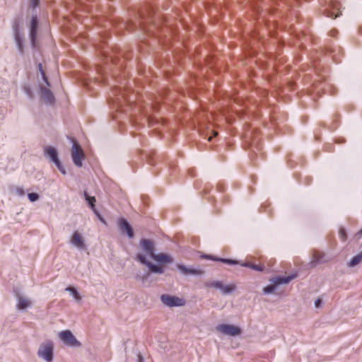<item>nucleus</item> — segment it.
Returning a JSON list of instances; mask_svg holds the SVG:
<instances>
[{
	"instance_id": "obj_1",
	"label": "nucleus",
	"mask_w": 362,
	"mask_h": 362,
	"mask_svg": "<svg viewBox=\"0 0 362 362\" xmlns=\"http://www.w3.org/2000/svg\"><path fill=\"white\" fill-rule=\"evenodd\" d=\"M140 252L135 257V259L141 264L145 265L151 272L162 274L164 273L163 267L156 265L150 262L147 257H149L158 264H166L173 262V257L165 253L156 254L155 243L149 239L143 238L139 243Z\"/></svg>"
},
{
	"instance_id": "obj_2",
	"label": "nucleus",
	"mask_w": 362,
	"mask_h": 362,
	"mask_svg": "<svg viewBox=\"0 0 362 362\" xmlns=\"http://www.w3.org/2000/svg\"><path fill=\"white\" fill-rule=\"evenodd\" d=\"M53 344L50 341L41 344L37 351V356L46 362H52L53 361Z\"/></svg>"
},
{
	"instance_id": "obj_3",
	"label": "nucleus",
	"mask_w": 362,
	"mask_h": 362,
	"mask_svg": "<svg viewBox=\"0 0 362 362\" xmlns=\"http://www.w3.org/2000/svg\"><path fill=\"white\" fill-rule=\"evenodd\" d=\"M295 275H291L288 276H277L272 279L270 280L272 284L264 288V293H272L276 289L277 286L289 283L292 279L295 278Z\"/></svg>"
},
{
	"instance_id": "obj_4",
	"label": "nucleus",
	"mask_w": 362,
	"mask_h": 362,
	"mask_svg": "<svg viewBox=\"0 0 362 362\" xmlns=\"http://www.w3.org/2000/svg\"><path fill=\"white\" fill-rule=\"evenodd\" d=\"M14 296L16 299V308L19 310H24L30 308L33 305L32 300L26 296L24 293L21 292L19 289L15 288L13 290Z\"/></svg>"
},
{
	"instance_id": "obj_5",
	"label": "nucleus",
	"mask_w": 362,
	"mask_h": 362,
	"mask_svg": "<svg viewBox=\"0 0 362 362\" xmlns=\"http://www.w3.org/2000/svg\"><path fill=\"white\" fill-rule=\"evenodd\" d=\"M72 141L71 158L74 165L77 167H81L82 160L84 159L85 155L81 146L73 139H70Z\"/></svg>"
},
{
	"instance_id": "obj_6",
	"label": "nucleus",
	"mask_w": 362,
	"mask_h": 362,
	"mask_svg": "<svg viewBox=\"0 0 362 362\" xmlns=\"http://www.w3.org/2000/svg\"><path fill=\"white\" fill-rule=\"evenodd\" d=\"M58 335L63 343L68 346L79 347L81 346V343L76 339L72 332L69 330L60 332Z\"/></svg>"
},
{
	"instance_id": "obj_7",
	"label": "nucleus",
	"mask_w": 362,
	"mask_h": 362,
	"mask_svg": "<svg viewBox=\"0 0 362 362\" xmlns=\"http://www.w3.org/2000/svg\"><path fill=\"white\" fill-rule=\"evenodd\" d=\"M160 300L165 305L170 308L180 307L185 305V300L183 298L168 294H163L160 296Z\"/></svg>"
},
{
	"instance_id": "obj_8",
	"label": "nucleus",
	"mask_w": 362,
	"mask_h": 362,
	"mask_svg": "<svg viewBox=\"0 0 362 362\" xmlns=\"http://www.w3.org/2000/svg\"><path fill=\"white\" fill-rule=\"evenodd\" d=\"M216 330L223 334L235 337L241 334V329L233 325L221 324L216 327Z\"/></svg>"
},
{
	"instance_id": "obj_9",
	"label": "nucleus",
	"mask_w": 362,
	"mask_h": 362,
	"mask_svg": "<svg viewBox=\"0 0 362 362\" xmlns=\"http://www.w3.org/2000/svg\"><path fill=\"white\" fill-rule=\"evenodd\" d=\"M210 286L219 290L221 291V293L225 296L233 293L236 288V286L234 284H230L225 285L221 281H212L210 284Z\"/></svg>"
},
{
	"instance_id": "obj_10",
	"label": "nucleus",
	"mask_w": 362,
	"mask_h": 362,
	"mask_svg": "<svg viewBox=\"0 0 362 362\" xmlns=\"http://www.w3.org/2000/svg\"><path fill=\"white\" fill-rule=\"evenodd\" d=\"M39 86L40 95L44 101L47 104H52L54 101V96L52 92L49 90V86H47L44 82H40Z\"/></svg>"
},
{
	"instance_id": "obj_11",
	"label": "nucleus",
	"mask_w": 362,
	"mask_h": 362,
	"mask_svg": "<svg viewBox=\"0 0 362 362\" xmlns=\"http://www.w3.org/2000/svg\"><path fill=\"white\" fill-rule=\"evenodd\" d=\"M70 243L80 251L86 250L84 238L78 231H75L72 234Z\"/></svg>"
},
{
	"instance_id": "obj_12",
	"label": "nucleus",
	"mask_w": 362,
	"mask_h": 362,
	"mask_svg": "<svg viewBox=\"0 0 362 362\" xmlns=\"http://www.w3.org/2000/svg\"><path fill=\"white\" fill-rule=\"evenodd\" d=\"M118 225L122 233H126L129 238H132L134 237L133 229L126 219L123 218H120L119 220Z\"/></svg>"
},
{
	"instance_id": "obj_13",
	"label": "nucleus",
	"mask_w": 362,
	"mask_h": 362,
	"mask_svg": "<svg viewBox=\"0 0 362 362\" xmlns=\"http://www.w3.org/2000/svg\"><path fill=\"white\" fill-rule=\"evenodd\" d=\"M38 25V21L36 16H33L31 19L30 23V39L32 44V46L34 47L35 46V38L37 35V30Z\"/></svg>"
},
{
	"instance_id": "obj_14",
	"label": "nucleus",
	"mask_w": 362,
	"mask_h": 362,
	"mask_svg": "<svg viewBox=\"0 0 362 362\" xmlns=\"http://www.w3.org/2000/svg\"><path fill=\"white\" fill-rule=\"evenodd\" d=\"M177 269L185 276L194 275L198 276L202 274V271L197 269L187 267L183 264H177Z\"/></svg>"
},
{
	"instance_id": "obj_15",
	"label": "nucleus",
	"mask_w": 362,
	"mask_h": 362,
	"mask_svg": "<svg viewBox=\"0 0 362 362\" xmlns=\"http://www.w3.org/2000/svg\"><path fill=\"white\" fill-rule=\"evenodd\" d=\"M339 9V4L337 1H332L329 5V8H326L325 11L327 13V16L335 18L339 16V13L334 14V11H338Z\"/></svg>"
},
{
	"instance_id": "obj_16",
	"label": "nucleus",
	"mask_w": 362,
	"mask_h": 362,
	"mask_svg": "<svg viewBox=\"0 0 362 362\" xmlns=\"http://www.w3.org/2000/svg\"><path fill=\"white\" fill-rule=\"evenodd\" d=\"M45 154L46 156L49 157V159L56 165L59 163L60 160L58 158V153L57 150L52 146H46L45 148Z\"/></svg>"
},
{
	"instance_id": "obj_17",
	"label": "nucleus",
	"mask_w": 362,
	"mask_h": 362,
	"mask_svg": "<svg viewBox=\"0 0 362 362\" xmlns=\"http://www.w3.org/2000/svg\"><path fill=\"white\" fill-rule=\"evenodd\" d=\"M203 258L214 260V261H219L223 263L228 264H240L241 263L237 260H233L230 259H226V258H218L211 255H203Z\"/></svg>"
},
{
	"instance_id": "obj_18",
	"label": "nucleus",
	"mask_w": 362,
	"mask_h": 362,
	"mask_svg": "<svg viewBox=\"0 0 362 362\" xmlns=\"http://www.w3.org/2000/svg\"><path fill=\"white\" fill-rule=\"evenodd\" d=\"M14 38L17 49L21 54L23 53V38L17 28H14Z\"/></svg>"
},
{
	"instance_id": "obj_19",
	"label": "nucleus",
	"mask_w": 362,
	"mask_h": 362,
	"mask_svg": "<svg viewBox=\"0 0 362 362\" xmlns=\"http://www.w3.org/2000/svg\"><path fill=\"white\" fill-rule=\"evenodd\" d=\"M83 194H84L85 199L88 202L89 206L92 209L93 212L95 214L98 215L99 214L98 213L97 210L95 208V203L96 202L95 198L94 197L89 196L86 192H84Z\"/></svg>"
},
{
	"instance_id": "obj_20",
	"label": "nucleus",
	"mask_w": 362,
	"mask_h": 362,
	"mask_svg": "<svg viewBox=\"0 0 362 362\" xmlns=\"http://www.w3.org/2000/svg\"><path fill=\"white\" fill-rule=\"evenodd\" d=\"M22 88L29 99L33 100L34 98V93L30 84L27 83H23L22 85Z\"/></svg>"
},
{
	"instance_id": "obj_21",
	"label": "nucleus",
	"mask_w": 362,
	"mask_h": 362,
	"mask_svg": "<svg viewBox=\"0 0 362 362\" xmlns=\"http://www.w3.org/2000/svg\"><path fill=\"white\" fill-rule=\"evenodd\" d=\"M242 267L251 268L253 270L258 271V272H263L264 269V267L263 265H257L251 264L250 262H243L240 264Z\"/></svg>"
},
{
	"instance_id": "obj_22",
	"label": "nucleus",
	"mask_w": 362,
	"mask_h": 362,
	"mask_svg": "<svg viewBox=\"0 0 362 362\" xmlns=\"http://www.w3.org/2000/svg\"><path fill=\"white\" fill-rule=\"evenodd\" d=\"M362 262V251L358 255H355L350 260L349 265V267H354Z\"/></svg>"
},
{
	"instance_id": "obj_23",
	"label": "nucleus",
	"mask_w": 362,
	"mask_h": 362,
	"mask_svg": "<svg viewBox=\"0 0 362 362\" xmlns=\"http://www.w3.org/2000/svg\"><path fill=\"white\" fill-rule=\"evenodd\" d=\"M66 291L69 292L70 294L74 298V299L77 301H79L81 298L79 293L74 287L68 286L65 289Z\"/></svg>"
},
{
	"instance_id": "obj_24",
	"label": "nucleus",
	"mask_w": 362,
	"mask_h": 362,
	"mask_svg": "<svg viewBox=\"0 0 362 362\" xmlns=\"http://www.w3.org/2000/svg\"><path fill=\"white\" fill-rule=\"evenodd\" d=\"M38 69H39V71L40 72V74H41V77H42V79L43 80L44 83L47 86H50V84L46 77V75H45V73L42 69V64H38Z\"/></svg>"
},
{
	"instance_id": "obj_25",
	"label": "nucleus",
	"mask_w": 362,
	"mask_h": 362,
	"mask_svg": "<svg viewBox=\"0 0 362 362\" xmlns=\"http://www.w3.org/2000/svg\"><path fill=\"white\" fill-rule=\"evenodd\" d=\"M28 199L30 202H34L39 199V195L37 193L32 192L28 194Z\"/></svg>"
},
{
	"instance_id": "obj_26",
	"label": "nucleus",
	"mask_w": 362,
	"mask_h": 362,
	"mask_svg": "<svg viewBox=\"0 0 362 362\" xmlns=\"http://www.w3.org/2000/svg\"><path fill=\"white\" fill-rule=\"evenodd\" d=\"M320 257L317 254H315L313 256V259L312 260L311 263L313 264V266H315L317 263L320 262Z\"/></svg>"
},
{
	"instance_id": "obj_27",
	"label": "nucleus",
	"mask_w": 362,
	"mask_h": 362,
	"mask_svg": "<svg viewBox=\"0 0 362 362\" xmlns=\"http://www.w3.org/2000/svg\"><path fill=\"white\" fill-rule=\"evenodd\" d=\"M56 166L57 167V168L59 170V171H60L62 174L65 175V174L66 173V170H65L64 168L62 166V165L61 162H59V163H57V164H56Z\"/></svg>"
},
{
	"instance_id": "obj_28",
	"label": "nucleus",
	"mask_w": 362,
	"mask_h": 362,
	"mask_svg": "<svg viewBox=\"0 0 362 362\" xmlns=\"http://www.w3.org/2000/svg\"><path fill=\"white\" fill-rule=\"evenodd\" d=\"M322 304V300L318 298L315 301V308H320Z\"/></svg>"
},
{
	"instance_id": "obj_29",
	"label": "nucleus",
	"mask_w": 362,
	"mask_h": 362,
	"mask_svg": "<svg viewBox=\"0 0 362 362\" xmlns=\"http://www.w3.org/2000/svg\"><path fill=\"white\" fill-rule=\"evenodd\" d=\"M31 4H32L33 7H35V6H37L38 5L39 0H31Z\"/></svg>"
},
{
	"instance_id": "obj_30",
	"label": "nucleus",
	"mask_w": 362,
	"mask_h": 362,
	"mask_svg": "<svg viewBox=\"0 0 362 362\" xmlns=\"http://www.w3.org/2000/svg\"><path fill=\"white\" fill-rule=\"evenodd\" d=\"M340 235H341V238L345 239L346 235H345V233H344V230H340Z\"/></svg>"
},
{
	"instance_id": "obj_31",
	"label": "nucleus",
	"mask_w": 362,
	"mask_h": 362,
	"mask_svg": "<svg viewBox=\"0 0 362 362\" xmlns=\"http://www.w3.org/2000/svg\"><path fill=\"white\" fill-rule=\"evenodd\" d=\"M98 217H99V219H100L103 223H105V221H104V219H103L102 217H100L99 215H98Z\"/></svg>"
},
{
	"instance_id": "obj_32",
	"label": "nucleus",
	"mask_w": 362,
	"mask_h": 362,
	"mask_svg": "<svg viewBox=\"0 0 362 362\" xmlns=\"http://www.w3.org/2000/svg\"><path fill=\"white\" fill-rule=\"evenodd\" d=\"M138 357H139V362H141V360H142V357L141 355H138Z\"/></svg>"
},
{
	"instance_id": "obj_33",
	"label": "nucleus",
	"mask_w": 362,
	"mask_h": 362,
	"mask_svg": "<svg viewBox=\"0 0 362 362\" xmlns=\"http://www.w3.org/2000/svg\"><path fill=\"white\" fill-rule=\"evenodd\" d=\"M362 233V229L358 232V234H361Z\"/></svg>"
},
{
	"instance_id": "obj_34",
	"label": "nucleus",
	"mask_w": 362,
	"mask_h": 362,
	"mask_svg": "<svg viewBox=\"0 0 362 362\" xmlns=\"http://www.w3.org/2000/svg\"><path fill=\"white\" fill-rule=\"evenodd\" d=\"M209 141H211V137L210 136L209 139H208Z\"/></svg>"
}]
</instances>
